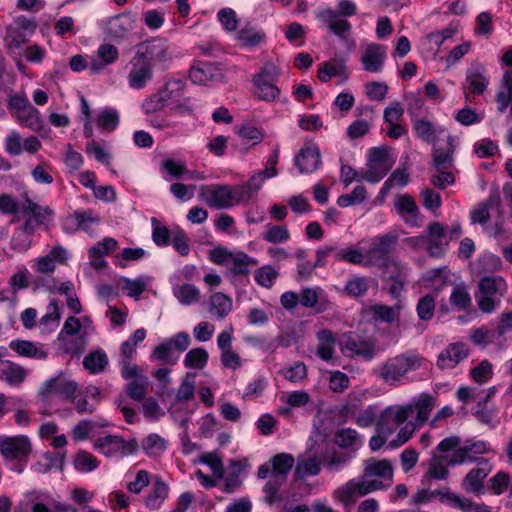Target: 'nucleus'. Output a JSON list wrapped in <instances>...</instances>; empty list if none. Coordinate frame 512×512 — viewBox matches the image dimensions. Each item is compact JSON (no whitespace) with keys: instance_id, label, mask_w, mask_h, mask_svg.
<instances>
[{"instance_id":"nucleus-35","label":"nucleus","mask_w":512,"mask_h":512,"mask_svg":"<svg viewBox=\"0 0 512 512\" xmlns=\"http://www.w3.org/2000/svg\"><path fill=\"white\" fill-rule=\"evenodd\" d=\"M395 207L398 213L403 214L407 213L409 216L404 218V221L410 226H419V211L416 202L409 194H404L400 196L396 203Z\"/></svg>"},{"instance_id":"nucleus-52","label":"nucleus","mask_w":512,"mask_h":512,"mask_svg":"<svg viewBox=\"0 0 512 512\" xmlns=\"http://www.w3.org/2000/svg\"><path fill=\"white\" fill-rule=\"evenodd\" d=\"M262 239L272 244H281L290 239V233L286 226L266 225V231L261 235Z\"/></svg>"},{"instance_id":"nucleus-33","label":"nucleus","mask_w":512,"mask_h":512,"mask_svg":"<svg viewBox=\"0 0 512 512\" xmlns=\"http://www.w3.org/2000/svg\"><path fill=\"white\" fill-rule=\"evenodd\" d=\"M501 86L502 90H499L495 96L497 110L504 113L511 104L508 117L512 118V70L503 73Z\"/></svg>"},{"instance_id":"nucleus-31","label":"nucleus","mask_w":512,"mask_h":512,"mask_svg":"<svg viewBox=\"0 0 512 512\" xmlns=\"http://www.w3.org/2000/svg\"><path fill=\"white\" fill-rule=\"evenodd\" d=\"M277 175V170L269 172L268 169L261 170L250 177V179L242 186H237L242 202L249 201L255 193L262 187L265 179Z\"/></svg>"},{"instance_id":"nucleus-62","label":"nucleus","mask_w":512,"mask_h":512,"mask_svg":"<svg viewBox=\"0 0 512 512\" xmlns=\"http://www.w3.org/2000/svg\"><path fill=\"white\" fill-rule=\"evenodd\" d=\"M278 271L271 265L262 266L255 273V281L262 287L270 288L276 278L278 277Z\"/></svg>"},{"instance_id":"nucleus-54","label":"nucleus","mask_w":512,"mask_h":512,"mask_svg":"<svg viewBox=\"0 0 512 512\" xmlns=\"http://www.w3.org/2000/svg\"><path fill=\"white\" fill-rule=\"evenodd\" d=\"M16 119L22 125H25L26 127L36 132H38L42 127L40 112L31 105L27 108V110H24L21 113H17Z\"/></svg>"},{"instance_id":"nucleus-37","label":"nucleus","mask_w":512,"mask_h":512,"mask_svg":"<svg viewBox=\"0 0 512 512\" xmlns=\"http://www.w3.org/2000/svg\"><path fill=\"white\" fill-rule=\"evenodd\" d=\"M26 377L25 369L11 361L0 363V379L9 385H19Z\"/></svg>"},{"instance_id":"nucleus-23","label":"nucleus","mask_w":512,"mask_h":512,"mask_svg":"<svg viewBox=\"0 0 512 512\" xmlns=\"http://www.w3.org/2000/svg\"><path fill=\"white\" fill-rule=\"evenodd\" d=\"M386 57V46L372 43L367 45L363 50L360 61L365 71L370 73H379L383 69Z\"/></svg>"},{"instance_id":"nucleus-7","label":"nucleus","mask_w":512,"mask_h":512,"mask_svg":"<svg viewBox=\"0 0 512 512\" xmlns=\"http://www.w3.org/2000/svg\"><path fill=\"white\" fill-rule=\"evenodd\" d=\"M32 451L31 441L25 435L0 437V453L6 460H17L13 470L23 471V463L27 462Z\"/></svg>"},{"instance_id":"nucleus-58","label":"nucleus","mask_w":512,"mask_h":512,"mask_svg":"<svg viewBox=\"0 0 512 512\" xmlns=\"http://www.w3.org/2000/svg\"><path fill=\"white\" fill-rule=\"evenodd\" d=\"M174 294L183 305H191L198 301L200 292L192 284H183L174 289Z\"/></svg>"},{"instance_id":"nucleus-63","label":"nucleus","mask_w":512,"mask_h":512,"mask_svg":"<svg viewBox=\"0 0 512 512\" xmlns=\"http://www.w3.org/2000/svg\"><path fill=\"white\" fill-rule=\"evenodd\" d=\"M217 19L228 32H235L238 28V18L232 8H222L217 13Z\"/></svg>"},{"instance_id":"nucleus-43","label":"nucleus","mask_w":512,"mask_h":512,"mask_svg":"<svg viewBox=\"0 0 512 512\" xmlns=\"http://www.w3.org/2000/svg\"><path fill=\"white\" fill-rule=\"evenodd\" d=\"M449 300L457 311H468L472 307V298L463 284L456 285L453 288Z\"/></svg>"},{"instance_id":"nucleus-46","label":"nucleus","mask_w":512,"mask_h":512,"mask_svg":"<svg viewBox=\"0 0 512 512\" xmlns=\"http://www.w3.org/2000/svg\"><path fill=\"white\" fill-rule=\"evenodd\" d=\"M149 380L147 376H140L137 379L128 381L125 385V392L129 398L136 402H141L145 399L147 394V387Z\"/></svg>"},{"instance_id":"nucleus-21","label":"nucleus","mask_w":512,"mask_h":512,"mask_svg":"<svg viewBox=\"0 0 512 512\" xmlns=\"http://www.w3.org/2000/svg\"><path fill=\"white\" fill-rule=\"evenodd\" d=\"M369 494L366 483V477L354 478L338 487L334 491V497L343 503L345 506L351 505L355 502L357 497Z\"/></svg>"},{"instance_id":"nucleus-16","label":"nucleus","mask_w":512,"mask_h":512,"mask_svg":"<svg viewBox=\"0 0 512 512\" xmlns=\"http://www.w3.org/2000/svg\"><path fill=\"white\" fill-rule=\"evenodd\" d=\"M490 84V78L484 65L472 64L467 72L464 85L465 100L471 103L470 94L482 95Z\"/></svg>"},{"instance_id":"nucleus-11","label":"nucleus","mask_w":512,"mask_h":512,"mask_svg":"<svg viewBox=\"0 0 512 512\" xmlns=\"http://www.w3.org/2000/svg\"><path fill=\"white\" fill-rule=\"evenodd\" d=\"M491 451L492 449L487 442L482 440L475 441L468 439L451 455L446 457V462L450 466L462 465L466 463H476L479 465V462H481V460L484 458L479 457L478 455L489 453Z\"/></svg>"},{"instance_id":"nucleus-60","label":"nucleus","mask_w":512,"mask_h":512,"mask_svg":"<svg viewBox=\"0 0 512 512\" xmlns=\"http://www.w3.org/2000/svg\"><path fill=\"white\" fill-rule=\"evenodd\" d=\"M416 310L420 320H431L434 316L435 311V297L431 294H427L421 297L418 301Z\"/></svg>"},{"instance_id":"nucleus-64","label":"nucleus","mask_w":512,"mask_h":512,"mask_svg":"<svg viewBox=\"0 0 512 512\" xmlns=\"http://www.w3.org/2000/svg\"><path fill=\"white\" fill-rule=\"evenodd\" d=\"M345 70L346 66L344 60H340L338 64L325 62L318 70V78L322 82H328L332 77L340 75Z\"/></svg>"},{"instance_id":"nucleus-59","label":"nucleus","mask_w":512,"mask_h":512,"mask_svg":"<svg viewBox=\"0 0 512 512\" xmlns=\"http://www.w3.org/2000/svg\"><path fill=\"white\" fill-rule=\"evenodd\" d=\"M96 121L100 129L112 131L119 124V115L116 110L105 108L99 113Z\"/></svg>"},{"instance_id":"nucleus-29","label":"nucleus","mask_w":512,"mask_h":512,"mask_svg":"<svg viewBox=\"0 0 512 512\" xmlns=\"http://www.w3.org/2000/svg\"><path fill=\"white\" fill-rule=\"evenodd\" d=\"M35 226L32 218H26L24 223L15 229L10 241V247L17 253L26 252L32 244Z\"/></svg>"},{"instance_id":"nucleus-55","label":"nucleus","mask_w":512,"mask_h":512,"mask_svg":"<svg viewBox=\"0 0 512 512\" xmlns=\"http://www.w3.org/2000/svg\"><path fill=\"white\" fill-rule=\"evenodd\" d=\"M208 352L202 348H194L187 352L184 358V365L191 369H202L208 362Z\"/></svg>"},{"instance_id":"nucleus-41","label":"nucleus","mask_w":512,"mask_h":512,"mask_svg":"<svg viewBox=\"0 0 512 512\" xmlns=\"http://www.w3.org/2000/svg\"><path fill=\"white\" fill-rule=\"evenodd\" d=\"M108 365L107 354L103 350H96L87 354L83 359V366L91 374H98Z\"/></svg>"},{"instance_id":"nucleus-18","label":"nucleus","mask_w":512,"mask_h":512,"mask_svg":"<svg viewBox=\"0 0 512 512\" xmlns=\"http://www.w3.org/2000/svg\"><path fill=\"white\" fill-rule=\"evenodd\" d=\"M129 65L130 70L127 76L129 86L135 90L144 89L153 79V67L136 55L130 60Z\"/></svg>"},{"instance_id":"nucleus-36","label":"nucleus","mask_w":512,"mask_h":512,"mask_svg":"<svg viewBox=\"0 0 512 512\" xmlns=\"http://www.w3.org/2000/svg\"><path fill=\"white\" fill-rule=\"evenodd\" d=\"M412 125L417 137L427 143H434L436 135L446 132L444 127H435L433 123L424 119H415L412 121Z\"/></svg>"},{"instance_id":"nucleus-3","label":"nucleus","mask_w":512,"mask_h":512,"mask_svg":"<svg viewBox=\"0 0 512 512\" xmlns=\"http://www.w3.org/2000/svg\"><path fill=\"white\" fill-rule=\"evenodd\" d=\"M338 345L342 354L350 359L360 358L371 361L380 352L374 337L363 336L356 332L343 333L338 340Z\"/></svg>"},{"instance_id":"nucleus-22","label":"nucleus","mask_w":512,"mask_h":512,"mask_svg":"<svg viewBox=\"0 0 512 512\" xmlns=\"http://www.w3.org/2000/svg\"><path fill=\"white\" fill-rule=\"evenodd\" d=\"M493 466L489 459H482L478 467L473 468L463 478L462 487L468 493L481 494L483 493L484 480L492 471Z\"/></svg>"},{"instance_id":"nucleus-24","label":"nucleus","mask_w":512,"mask_h":512,"mask_svg":"<svg viewBox=\"0 0 512 512\" xmlns=\"http://www.w3.org/2000/svg\"><path fill=\"white\" fill-rule=\"evenodd\" d=\"M173 86L180 90L182 89V82L180 80L167 82L162 89L146 98L142 103L143 112L153 114L162 110L166 102L172 98Z\"/></svg>"},{"instance_id":"nucleus-44","label":"nucleus","mask_w":512,"mask_h":512,"mask_svg":"<svg viewBox=\"0 0 512 512\" xmlns=\"http://www.w3.org/2000/svg\"><path fill=\"white\" fill-rule=\"evenodd\" d=\"M272 474L283 476L287 479L289 472L294 466L295 459L291 454L278 453L274 455L271 460Z\"/></svg>"},{"instance_id":"nucleus-56","label":"nucleus","mask_w":512,"mask_h":512,"mask_svg":"<svg viewBox=\"0 0 512 512\" xmlns=\"http://www.w3.org/2000/svg\"><path fill=\"white\" fill-rule=\"evenodd\" d=\"M350 459H351V454L334 451L331 454L323 456L322 460H323V465L326 467V469L329 472H338L344 466L347 465V463L350 461Z\"/></svg>"},{"instance_id":"nucleus-6","label":"nucleus","mask_w":512,"mask_h":512,"mask_svg":"<svg viewBox=\"0 0 512 512\" xmlns=\"http://www.w3.org/2000/svg\"><path fill=\"white\" fill-rule=\"evenodd\" d=\"M396 232H389L370 239L369 248L365 251L366 265L380 267L394 259L392 253L398 244Z\"/></svg>"},{"instance_id":"nucleus-26","label":"nucleus","mask_w":512,"mask_h":512,"mask_svg":"<svg viewBox=\"0 0 512 512\" xmlns=\"http://www.w3.org/2000/svg\"><path fill=\"white\" fill-rule=\"evenodd\" d=\"M189 77L195 84L207 85L209 82L219 81L223 74L217 63L198 62L191 66Z\"/></svg>"},{"instance_id":"nucleus-57","label":"nucleus","mask_w":512,"mask_h":512,"mask_svg":"<svg viewBox=\"0 0 512 512\" xmlns=\"http://www.w3.org/2000/svg\"><path fill=\"white\" fill-rule=\"evenodd\" d=\"M379 268L383 269L384 276L388 281L408 278V268L395 259L388 261L387 265Z\"/></svg>"},{"instance_id":"nucleus-48","label":"nucleus","mask_w":512,"mask_h":512,"mask_svg":"<svg viewBox=\"0 0 512 512\" xmlns=\"http://www.w3.org/2000/svg\"><path fill=\"white\" fill-rule=\"evenodd\" d=\"M402 308L403 305L401 302H397L394 306L377 304L371 307V312L375 318L386 323H392L399 318V313Z\"/></svg>"},{"instance_id":"nucleus-19","label":"nucleus","mask_w":512,"mask_h":512,"mask_svg":"<svg viewBox=\"0 0 512 512\" xmlns=\"http://www.w3.org/2000/svg\"><path fill=\"white\" fill-rule=\"evenodd\" d=\"M470 349L467 344L463 342L450 343L444 348L437 357V366L444 369H453L460 362L468 358Z\"/></svg>"},{"instance_id":"nucleus-14","label":"nucleus","mask_w":512,"mask_h":512,"mask_svg":"<svg viewBox=\"0 0 512 512\" xmlns=\"http://www.w3.org/2000/svg\"><path fill=\"white\" fill-rule=\"evenodd\" d=\"M134 25L135 19L130 12H122L100 22L104 34L113 40L126 37L134 29Z\"/></svg>"},{"instance_id":"nucleus-61","label":"nucleus","mask_w":512,"mask_h":512,"mask_svg":"<svg viewBox=\"0 0 512 512\" xmlns=\"http://www.w3.org/2000/svg\"><path fill=\"white\" fill-rule=\"evenodd\" d=\"M141 446L147 454H158L166 449L167 442L158 434H149L142 442Z\"/></svg>"},{"instance_id":"nucleus-17","label":"nucleus","mask_w":512,"mask_h":512,"mask_svg":"<svg viewBox=\"0 0 512 512\" xmlns=\"http://www.w3.org/2000/svg\"><path fill=\"white\" fill-rule=\"evenodd\" d=\"M36 27L37 23L34 18L16 17L6 30L7 37L10 39L9 46L19 48L27 42L28 37L34 33Z\"/></svg>"},{"instance_id":"nucleus-28","label":"nucleus","mask_w":512,"mask_h":512,"mask_svg":"<svg viewBox=\"0 0 512 512\" xmlns=\"http://www.w3.org/2000/svg\"><path fill=\"white\" fill-rule=\"evenodd\" d=\"M300 173H312L321 165L320 149L316 145L303 147L294 159Z\"/></svg>"},{"instance_id":"nucleus-53","label":"nucleus","mask_w":512,"mask_h":512,"mask_svg":"<svg viewBox=\"0 0 512 512\" xmlns=\"http://www.w3.org/2000/svg\"><path fill=\"white\" fill-rule=\"evenodd\" d=\"M194 394L195 375L187 373L176 391L175 400L173 402L181 404L182 402L189 401L194 397Z\"/></svg>"},{"instance_id":"nucleus-1","label":"nucleus","mask_w":512,"mask_h":512,"mask_svg":"<svg viewBox=\"0 0 512 512\" xmlns=\"http://www.w3.org/2000/svg\"><path fill=\"white\" fill-rule=\"evenodd\" d=\"M433 407V397L428 394H421L417 400L405 405L388 406L379 414L376 420V432L392 435L399 426L404 424L415 413L416 422L421 425L427 421Z\"/></svg>"},{"instance_id":"nucleus-2","label":"nucleus","mask_w":512,"mask_h":512,"mask_svg":"<svg viewBox=\"0 0 512 512\" xmlns=\"http://www.w3.org/2000/svg\"><path fill=\"white\" fill-rule=\"evenodd\" d=\"M424 359L416 352H405L387 359L376 370V375L390 386H397L411 371L422 366Z\"/></svg>"},{"instance_id":"nucleus-51","label":"nucleus","mask_w":512,"mask_h":512,"mask_svg":"<svg viewBox=\"0 0 512 512\" xmlns=\"http://www.w3.org/2000/svg\"><path fill=\"white\" fill-rule=\"evenodd\" d=\"M438 496L442 503L450 504L463 512H469L472 509V501L468 498L451 492L449 489L438 490Z\"/></svg>"},{"instance_id":"nucleus-12","label":"nucleus","mask_w":512,"mask_h":512,"mask_svg":"<svg viewBox=\"0 0 512 512\" xmlns=\"http://www.w3.org/2000/svg\"><path fill=\"white\" fill-rule=\"evenodd\" d=\"M94 448L108 457L112 456H127L134 454L138 449L136 440H125L121 436L106 435L99 437L95 443Z\"/></svg>"},{"instance_id":"nucleus-40","label":"nucleus","mask_w":512,"mask_h":512,"mask_svg":"<svg viewBox=\"0 0 512 512\" xmlns=\"http://www.w3.org/2000/svg\"><path fill=\"white\" fill-rule=\"evenodd\" d=\"M266 39L263 31L257 30L254 27L246 26L239 30L236 34V40L244 47H256Z\"/></svg>"},{"instance_id":"nucleus-38","label":"nucleus","mask_w":512,"mask_h":512,"mask_svg":"<svg viewBox=\"0 0 512 512\" xmlns=\"http://www.w3.org/2000/svg\"><path fill=\"white\" fill-rule=\"evenodd\" d=\"M233 308L232 299L221 293H214L209 300V311L218 319H224Z\"/></svg>"},{"instance_id":"nucleus-49","label":"nucleus","mask_w":512,"mask_h":512,"mask_svg":"<svg viewBox=\"0 0 512 512\" xmlns=\"http://www.w3.org/2000/svg\"><path fill=\"white\" fill-rule=\"evenodd\" d=\"M73 465L78 472L89 473L98 468L99 461L91 453L80 450L74 456Z\"/></svg>"},{"instance_id":"nucleus-32","label":"nucleus","mask_w":512,"mask_h":512,"mask_svg":"<svg viewBox=\"0 0 512 512\" xmlns=\"http://www.w3.org/2000/svg\"><path fill=\"white\" fill-rule=\"evenodd\" d=\"M322 465L323 460L316 455L299 457L294 471L295 480H304L308 476L318 475Z\"/></svg>"},{"instance_id":"nucleus-10","label":"nucleus","mask_w":512,"mask_h":512,"mask_svg":"<svg viewBox=\"0 0 512 512\" xmlns=\"http://www.w3.org/2000/svg\"><path fill=\"white\" fill-rule=\"evenodd\" d=\"M392 166L393 162L385 148H372L369 150L367 169L360 170V178L369 183H377L386 176Z\"/></svg>"},{"instance_id":"nucleus-42","label":"nucleus","mask_w":512,"mask_h":512,"mask_svg":"<svg viewBox=\"0 0 512 512\" xmlns=\"http://www.w3.org/2000/svg\"><path fill=\"white\" fill-rule=\"evenodd\" d=\"M286 481L287 479L283 478V476H278L271 473V477L263 487V492L265 494L264 500L267 504L272 505L282 499L279 495V490L286 483Z\"/></svg>"},{"instance_id":"nucleus-13","label":"nucleus","mask_w":512,"mask_h":512,"mask_svg":"<svg viewBox=\"0 0 512 512\" xmlns=\"http://www.w3.org/2000/svg\"><path fill=\"white\" fill-rule=\"evenodd\" d=\"M78 384L59 374L45 381L39 390L42 398H49L56 395L67 401H74L77 396Z\"/></svg>"},{"instance_id":"nucleus-34","label":"nucleus","mask_w":512,"mask_h":512,"mask_svg":"<svg viewBox=\"0 0 512 512\" xmlns=\"http://www.w3.org/2000/svg\"><path fill=\"white\" fill-rule=\"evenodd\" d=\"M21 211L26 218H32L35 228L49 222L53 215V211L49 207L40 206L30 199L26 200V204Z\"/></svg>"},{"instance_id":"nucleus-8","label":"nucleus","mask_w":512,"mask_h":512,"mask_svg":"<svg viewBox=\"0 0 512 512\" xmlns=\"http://www.w3.org/2000/svg\"><path fill=\"white\" fill-rule=\"evenodd\" d=\"M279 69L272 62H266L259 73L253 77L255 95L263 101H274L280 94V89L275 85L279 78Z\"/></svg>"},{"instance_id":"nucleus-47","label":"nucleus","mask_w":512,"mask_h":512,"mask_svg":"<svg viewBox=\"0 0 512 512\" xmlns=\"http://www.w3.org/2000/svg\"><path fill=\"white\" fill-rule=\"evenodd\" d=\"M494 388L490 389L489 393L483 398H479L476 407L472 409V414L481 422L487 425H493L494 414L493 410L487 407V402L494 395Z\"/></svg>"},{"instance_id":"nucleus-9","label":"nucleus","mask_w":512,"mask_h":512,"mask_svg":"<svg viewBox=\"0 0 512 512\" xmlns=\"http://www.w3.org/2000/svg\"><path fill=\"white\" fill-rule=\"evenodd\" d=\"M135 55L152 67L165 66L172 59L170 46L163 38H153L137 44Z\"/></svg>"},{"instance_id":"nucleus-45","label":"nucleus","mask_w":512,"mask_h":512,"mask_svg":"<svg viewBox=\"0 0 512 512\" xmlns=\"http://www.w3.org/2000/svg\"><path fill=\"white\" fill-rule=\"evenodd\" d=\"M256 264L255 259L241 252L232 256L228 268L234 275H247L250 272V267Z\"/></svg>"},{"instance_id":"nucleus-27","label":"nucleus","mask_w":512,"mask_h":512,"mask_svg":"<svg viewBox=\"0 0 512 512\" xmlns=\"http://www.w3.org/2000/svg\"><path fill=\"white\" fill-rule=\"evenodd\" d=\"M69 258L68 250L57 244L54 245L49 253L45 256L39 257L35 261V269L42 274L53 273L56 269V263L65 264Z\"/></svg>"},{"instance_id":"nucleus-5","label":"nucleus","mask_w":512,"mask_h":512,"mask_svg":"<svg viewBox=\"0 0 512 512\" xmlns=\"http://www.w3.org/2000/svg\"><path fill=\"white\" fill-rule=\"evenodd\" d=\"M198 198L209 207L216 209L230 208L242 202L237 186L231 188L229 185L220 184L200 186Z\"/></svg>"},{"instance_id":"nucleus-30","label":"nucleus","mask_w":512,"mask_h":512,"mask_svg":"<svg viewBox=\"0 0 512 512\" xmlns=\"http://www.w3.org/2000/svg\"><path fill=\"white\" fill-rule=\"evenodd\" d=\"M9 347L22 357L33 358L37 360H45L48 357V352L43 344L34 343L28 340H13L10 342Z\"/></svg>"},{"instance_id":"nucleus-4","label":"nucleus","mask_w":512,"mask_h":512,"mask_svg":"<svg viewBox=\"0 0 512 512\" xmlns=\"http://www.w3.org/2000/svg\"><path fill=\"white\" fill-rule=\"evenodd\" d=\"M507 288L506 280L500 275L482 277L478 283L479 296L476 297L479 309L483 313H492L500 304Z\"/></svg>"},{"instance_id":"nucleus-39","label":"nucleus","mask_w":512,"mask_h":512,"mask_svg":"<svg viewBox=\"0 0 512 512\" xmlns=\"http://www.w3.org/2000/svg\"><path fill=\"white\" fill-rule=\"evenodd\" d=\"M364 472L366 476L369 477H379V478H387L392 479L393 477V468L390 461L383 460H374L370 459L366 461Z\"/></svg>"},{"instance_id":"nucleus-15","label":"nucleus","mask_w":512,"mask_h":512,"mask_svg":"<svg viewBox=\"0 0 512 512\" xmlns=\"http://www.w3.org/2000/svg\"><path fill=\"white\" fill-rule=\"evenodd\" d=\"M426 232V250L429 255L434 258L443 257L450 243L446 227L440 222H432Z\"/></svg>"},{"instance_id":"nucleus-20","label":"nucleus","mask_w":512,"mask_h":512,"mask_svg":"<svg viewBox=\"0 0 512 512\" xmlns=\"http://www.w3.org/2000/svg\"><path fill=\"white\" fill-rule=\"evenodd\" d=\"M316 17L341 41L348 40L352 29L351 24L347 20L339 18L335 10L323 9L317 13Z\"/></svg>"},{"instance_id":"nucleus-25","label":"nucleus","mask_w":512,"mask_h":512,"mask_svg":"<svg viewBox=\"0 0 512 512\" xmlns=\"http://www.w3.org/2000/svg\"><path fill=\"white\" fill-rule=\"evenodd\" d=\"M445 145H434L432 167L435 170L452 169L454 166L455 139L447 134Z\"/></svg>"},{"instance_id":"nucleus-50","label":"nucleus","mask_w":512,"mask_h":512,"mask_svg":"<svg viewBox=\"0 0 512 512\" xmlns=\"http://www.w3.org/2000/svg\"><path fill=\"white\" fill-rule=\"evenodd\" d=\"M168 486L161 480H157L145 499L146 506L151 510H157L168 495Z\"/></svg>"}]
</instances>
